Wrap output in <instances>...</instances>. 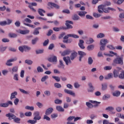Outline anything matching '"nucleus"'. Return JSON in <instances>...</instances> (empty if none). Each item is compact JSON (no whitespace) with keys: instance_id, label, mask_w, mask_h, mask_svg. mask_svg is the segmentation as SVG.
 Listing matches in <instances>:
<instances>
[{"instance_id":"1","label":"nucleus","mask_w":124,"mask_h":124,"mask_svg":"<svg viewBox=\"0 0 124 124\" xmlns=\"http://www.w3.org/2000/svg\"><path fill=\"white\" fill-rule=\"evenodd\" d=\"M33 120H29L28 121L29 124H35L37 123V121H40L41 120V116H40V112L36 111L34 112L33 114Z\"/></svg>"},{"instance_id":"2","label":"nucleus","mask_w":124,"mask_h":124,"mask_svg":"<svg viewBox=\"0 0 124 124\" xmlns=\"http://www.w3.org/2000/svg\"><path fill=\"white\" fill-rule=\"evenodd\" d=\"M6 117H7L8 118V120L10 121H11V120H14V122L16 123V124H20L21 123V119L16 117L15 115L12 113H9L6 114Z\"/></svg>"},{"instance_id":"3","label":"nucleus","mask_w":124,"mask_h":124,"mask_svg":"<svg viewBox=\"0 0 124 124\" xmlns=\"http://www.w3.org/2000/svg\"><path fill=\"white\" fill-rule=\"evenodd\" d=\"M113 63H115V64H120V65H123V64H124V57H116L113 60Z\"/></svg>"},{"instance_id":"4","label":"nucleus","mask_w":124,"mask_h":124,"mask_svg":"<svg viewBox=\"0 0 124 124\" xmlns=\"http://www.w3.org/2000/svg\"><path fill=\"white\" fill-rule=\"evenodd\" d=\"M24 25H25V26H27V27H30V28H32V29H34V28H35V26L34 25H32L31 24V19H30V18H26L25 19H24L23 21H22Z\"/></svg>"},{"instance_id":"5","label":"nucleus","mask_w":124,"mask_h":124,"mask_svg":"<svg viewBox=\"0 0 124 124\" xmlns=\"http://www.w3.org/2000/svg\"><path fill=\"white\" fill-rule=\"evenodd\" d=\"M10 105L12 106L13 105V102L11 101H7L5 103H0V107H3V108H7Z\"/></svg>"},{"instance_id":"6","label":"nucleus","mask_w":124,"mask_h":124,"mask_svg":"<svg viewBox=\"0 0 124 124\" xmlns=\"http://www.w3.org/2000/svg\"><path fill=\"white\" fill-rule=\"evenodd\" d=\"M16 61H17V58L16 57L8 60L6 62V65H7L8 66H12V65H13V64L11 62H16Z\"/></svg>"},{"instance_id":"7","label":"nucleus","mask_w":124,"mask_h":124,"mask_svg":"<svg viewBox=\"0 0 124 124\" xmlns=\"http://www.w3.org/2000/svg\"><path fill=\"white\" fill-rule=\"evenodd\" d=\"M63 60L65 62L66 65H70V64H71V63H72L71 60H70V57H64L63 58Z\"/></svg>"},{"instance_id":"8","label":"nucleus","mask_w":124,"mask_h":124,"mask_svg":"<svg viewBox=\"0 0 124 124\" xmlns=\"http://www.w3.org/2000/svg\"><path fill=\"white\" fill-rule=\"evenodd\" d=\"M69 37H72L73 38H79V36L75 34H69L63 37V39H68Z\"/></svg>"},{"instance_id":"9","label":"nucleus","mask_w":124,"mask_h":124,"mask_svg":"<svg viewBox=\"0 0 124 124\" xmlns=\"http://www.w3.org/2000/svg\"><path fill=\"white\" fill-rule=\"evenodd\" d=\"M10 72H11V74L14 75L15 73H17L18 72V66H15L13 67V68H10Z\"/></svg>"},{"instance_id":"10","label":"nucleus","mask_w":124,"mask_h":124,"mask_svg":"<svg viewBox=\"0 0 124 124\" xmlns=\"http://www.w3.org/2000/svg\"><path fill=\"white\" fill-rule=\"evenodd\" d=\"M32 6H37V3L35 2H31L30 4V5H28V7L31 9L33 12H36V10L35 9H34L33 7Z\"/></svg>"},{"instance_id":"11","label":"nucleus","mask_w":124,"mask_h":124,"mask_svg":"<svg viewBox=\"0 0 124 124\" xmlns=\"http://www.w3.org/2000/svg\"><path fill=\"white\" fill-rule=\"evenodd\" d=\"M48 61L49 62H53L54 64H57V62H58V59H57V57L55 56L49 58Z\"/></svg>"},{"instance_id":"12","label":"nucleus","mask_w":124,"mask_h":124,"mask_svg":"<svg viewBox=\"0 0 124 124\" xmlns=\"http://www.w3.org/2000/svg\"><path fill=\"white\" fill-rule=\"evenodd\" d=\"M69 24H71V25H73V22L70 20L66 21L65 25L67 27V29H73V27H72V25Z\"/></svg>"},{"instance_id":"13","label":"nucleus","mask_w":124,"mask_h":124,"mask_svg":"<svg viewBox=\"0 0 124 124\" xmlns=\"http://www.w3.org/2000/svg\"><path fill=\"white\" fill-rule=\"evenodd\" d=\"M64 92L65 93L70 94V95H73V96H75V93L73 92L72 90H69L68 89H64Z\"/></svg>"},{"instance_id":"14","label":"nucleus","mask_w":124,"mask_h":124,"mask_svg":"<svg viewBox=\"0 0 124 124\" xmlns=\"http://www.w3.org/2000/svg\"><path fill=\"white\" fill-rule=\"evenodd\" d=\"M78 53L79 56V62H82V59H83V57H84V56H86V53L81 51H78Z\"/></svg>"},{"instance_id":"15","label":"nucleus","mask_w":124,"mask_h":124,"mask_svg":"<svg viewBox=\"0 0 124 124\" xmlns=\"http://www.w3.org/2000/svg\"><path fill=\"white\" fill-rule=\"evenodd\" d=\"M53 111H54V109H53V108H48L46 110L45 114L46 115V116H49V115H51V114L53 113Z\"/></svg>"},{"instance_id":"16","label":"nucleus","mask_w":124,"mask_h":124,"mask_svg":"<svg viewBox=\"0 0 124 124\" xmlns=\"http://www.w3.org/2000/svg\"><path fill=\"white\" fill-rule=\"evenodd\" d=\"M120 68H118V70H114L113 71L114 77L115 78H117L119 76V74H120V72L121 71Z\"/></svg>"},{"instance_id":"17","label":"nucleus","mask_w":124,"mask_h":124,"mask_svg":"<svg viewBox=\"0 0 124 124\" xmlns=\"http://www.w3.org/2000/svg\"><path fill=\"white\" fill-rule=\"evenodd\" d=\"M107 43H109V41L107 39H101L100 40V45H105L106 46Z\"/></svg>"},{"instance_id":"18","label":"nucleus","mask_w":124,"mask_h":124,"mask_svg":"<svg viewBox=\"0 0 124 124\" xmlns=\"http://www.w3.org/2000/svg\"><path fill=\"white\" fill-rule=\"evenodd\" d=\"M48 6H50V7H55V8H57V9H59V8H60V6L54 3L49 2L48 3Z\"/></svg>"},{"instance_id":"19","label":"nucleus","mask_w":124,"mask_h":124,"mask_svg":"<svg viewBox=\"0 0 124 124\" xmlns=\"http://www.w3.org/2000/svg\"><path fill=\"white\" fill-rule=\"evenodd\" d=\"M64 64L62 60L59 61V65L58 66V68H61V69H64Z\"/></svg>"},{"instance_id":"20","label":"nucleus","mask_w":124,"mask_h":124,"mask_svg":"<svg viewBox=\"0 0 124 124\" xmlns=\"http://www.w3.org/2000/svg\"><path fill=\"white\" fill-rule=\"evenodd\" d=\"M18 94V93L17 92L15 91L14 92L11 93L10 99L12 100V99H14V98H16V95Z\"/></svg>"},{"instance_id":"21","label":"nucleus","mask_w":124,"mask_h":124,"mask_svg":"<svg viewBox=\"0 0 124 124\" xmlns=\"http://www.w3.org/2000/svg\"><path fill=\"white\" fill-rule=\"evenodd\" d=\"M84 41L83 40H80L79 43H78V46L81 48V49H85L84 46Z\"/></svg>"},{"instance_id":"22","label":"nucleus","mask_w":124,"mask_h":124,"mask_svg":"<svg viewBox=\"0 0 124 124\" xmlns=\"http://www.w3.org/2000/svg\"><path fill=\"white\" fill-rule=\"evenodd\" d=\"M120 70H121L120 72L121 73L119 75V78H120V79H124V71L122 69V68L119 69Z\"/></svg>"},{"instance_id":"23","label":"nucleus","mask_w":124,"mask_h":124,"mask_svg":"<svg viewBox=\"0 0 124 124\" xmlns=\"http://www.w3.org/2000/svg\"><path fill=\"white\" fill-rule=\"evenodd\" d=\"M78 53L77 52H73L71 54L70 59L71 61H73L75 58L77 57Z\"/></svg>"},{"instance_id":"24","label":"nucleus","mask_w":124,"mask_h":124,"mask_svg":"<svg viewBox=\"0 0 124 124\" xmlns=\"http://www.w3.org/2000/svg\"><path fill=\"white\" fill-rule=\"evenodd\" d=\"M38 12L39 14V15H40V16H44V14H43V13H45L46 12L44 10H43V9H38Z\"/></svg>"},{"instance_id":"25","label":"nucleus","mask_w":124,"mask_h":124,"mask_svg":"<svg viewBox=\"0 0 124 124\" xmlns=\"http://www.w3.org/2000/svg\"><path fill=\"white\" fill-rule=\"evenodd\" d=\"M19 32L21 34H28L30 32V30H19Z\"/></svg>"},{"instance_id":"26","label":"nucleus","mask_w":124,"mask_h":124,"mask_svg":"<svg viewBox=\"0 0 124 124\" xmlns=\"http://www.w3.org/2000/svg\"><path fill=\"white\" fill-rule=\"evenodd\" d=\"M111 97V95L109 94H104L103 96V100H107V99H109Z\"/></svg>"},{"instance_id":"27","label":"nucleus","mask_w":124,"mask_h":124,"mask_svg":"<svg viewBox=\"0 0 124 124\" xmlns=\"http://www.w3.org/2000/svg\"><path fill=\"white\" fill-rule=\"evenodd\" d=\"M56 110H57V111H59V112H64V108H63L61 106H57L56 107Z\"/></svg>"},{"instance_id":"28","label":"nucleus","mask_w":124,"mask_h":124,"mask_svg":"<svg viewBox=\"0 0 124 124\" xmlns=\"http://www.w3.org/2000/svg\"><path fill=\"white\" fill-rule=\"evenodd\" d=\"M103 9H104V7L103 5H99L98 7V11L99 12V13H103L104 11H103Z\"/></svg>"},{"instance_id":"29","label":"nucleus","mask_w":124,"mask_h":124,"mask_svg":"<svg viewBox=\"0 0 124 124\" xmlns=\"http://www.w3.org/2000/svg\"><path fill=\"white\" fill-rule=\"evenodd\" d=\"M121 95V92L120 91H115L112 93L113 96H116L118 97Z\"/></svg>"},{"instance_id":"30","label":"nucleus","mask_w":124,"mask_h":124,"mask_svg":"<svg viewBox=\"0 0 124 124\" xmlns=\"http://www.w3.org/2000/svg\"><path fill=\"white\" fill-rule=\"evenodd\" d=\"M72 19L74 20V21H78L80 20V17L78 15L75 14L72 16Z\"/></svg>"},{"instance_id":"31","label":"nucleus","mask_w":124,"mask_h":124,"mask_svg":"<svg viewBox=\"0 0 124 124\" xmlns=\"http://www.w3.org/2000/svg\"><path fill=\"white\" fill-rule=\"evenodd\" d=\"M87 12L86 11H79L78 12V15L80 17H85V15L87 14Z\"/></svg>"},{"instance_id":"32","label":"nucleus","mask_w":124,"mask_h":124,"mask_svg":"<svg viewBox=\"0 0 124 124\" xmlns=\"http://www.w3.org/2000/svg\"><path fill=\"white\" fill-rule=\"evenodd\" d=\"M112 78H113V74L112 73H109L107 76L105 77V79H106V80H109V79Z\"/></svg>"},{"instance_id":"33","label":"nucleus","mask_w":124,"mask_h":124,"mask_svg":"<svg viewBox=\"0 0 124 124\" xmlns=\"http://www.w3.org/2000/svg\"><path fill=\"white\" fill-rule=\"evenodd\" d=\"M70 50H66L62 53V56H66V55H69L70 54Z\"/></svg>"},{"instance_id":"34","label":"nucleus","mask_w":124,"mask_h":124,"mask_svg":"<svg viewBox=\"0 0 124 124\" xmlns=\"http://www.w3.org/2000/svg\"><path fill=\"white\" fill-rule=\"evenodd\" d=\"M63 29V30H65V27H60V28H58V27H54L53 28V30L54 31H60L61 30Z\"/></svg>"},{"instance_id":"35","label":"nucleus","mask_w":124,"mask_h":124,"mask_svg":"<svg viewBox=\"0 0 124 124\" xmlns=\"http://www.w3.org/2000/svg\"><path fill=\"white\" fill-rule=\"evenodd\" d=\"M13 79L15 81H19V75L18 74H14Z\"/></svg>"},{"instance_id":"36","label":"nucleus","mask_w":124,"mask_h":124,"mask_svg":"<svg viewBox=\"0 0 124 124\" xmlns=\"http://www.w3.org/2000/svg\"><path fill=\"white\" fill-rule=\"evenodd\" d=\"M93 42H94L93 39L89 38L86 41V43L87 44H92V43H93Z\"/></svg>"},{"instance_id":"37","label":"nucleus","mask_w":124,"mask_h":124,"mask_svg":"<svg viewBox=\"0 0 124 124\" xmlns=\"http://www.w3.org/2000/svg\"><path fill=\"white\" fill-rule=\"evenodd\" d=\"M26 110H30V111H33L34 110V107H31L29 106H26L25 108Z\"/></svg>"},{"instance_id":"38","label":"nucleus","mask_w":124,"mask_h":124,"mask_svg":"<svg viewBox=\"0 0 124 124\" xmlns=\"http://www.w3.org/2000/svg\"><path fill=\"white\" fill-rule=\"evenodd\" d=\"M94 48V46L93 45H91L87 46V50L88 51H93V50Z\"/></svg>"},{"instance_id":"39","label":"nucleus","mask_w":124,"mask_h":124,"mask_svg":"<svg viewBox=\"0 0 124 124\" xmlns=\"http://www.w3.org/2000/svg\"><path fill=\"white\" fill-rule=\"evenodd\" d=\"M19 90L20 92L22 93H24V94H29V93H30V92H29L23 89L20 88Z\"/></svg>"},{"instance_id":"40","label":"nucleus","mask_w":124,"mask_h":124,"mask_svg":"<svg viewBox=\"0 0 124 124\" xmlns=\"http://www.w3.org/2000/svg\"><path fill=\"white\" fill-rule=\"evenodd\" d=\"M115 110V108L113 107H108L106 108V111H108L109 112H110L111 111H114Z\"/></svg>"},{"instance_id":"41","label":"nucleus","mask_w":124,"mask_h":124,"mask_svg":"<svg viewBox=\"0 0 124 124\" xmlns=\"http://www.w3.org/2000/svg\"><path fill=\"white\" fill-rule=\"evenodd\" d=\"M52 77L53 79H54V80L56 81V82H60L61 81V78L60 77L53 76Z\"/></svg>"},{"instance_id":"42","label":"nucleus","mask_w":124,"mask_h":124,"mask_svg":"<svg viewBox=\"0 0 124 124\" xmlns=\"http://www.w3.org/2000/svg\"><path fill=\"white\" fill-rule=\"evenodd\" d=\"M93 58L92 57H89L88 58V63L89 64V65H92L93 64Z\"/></svg>"},{"instance_id":"43","label":"nucleus","mask_w":124,"mask_h":124,"mask_svg":"<svg viewBox=\"0 0 124 124\" xmlns=\"http://www.w3.org/2000/svg\"><path fill=\"white\" fill-rule=\"evenodd\" d=\"M90 102H91V103H93V104H95L96 106H98V105L101 103V102H97L96 101H93V100H90Z\"/></svg>"},{"instance_id":"44","label":"nucleus","mask_w":124,"mask_h":124,"mask_svg":"<svg viewBox=\"0 0 124 124\" xmlns=\"http://www.w3.org/2000/svg\"><path fill=\"white\" fill-rule=\"evenodd\" d=\"M102 91H106V90H107V83H102Z\"/></svg>"},{"instance_id":"45","label":"nucleus","mask_w":124,"mask_h":124,"mask_svg":"<svg viewBox=\"0 0 124 124\" xmlns=\"http://www.w3.org/2000/svg\"><path fill=\"white\" fill-rule=\"evenodd\" d=\"M47 79H49V77L47 75H46L42 78L41 81V82H45Z\"/></svg>"},{"instance_id":"46","label":"nucleus","mask_w":124,"mask_h":124,"mask_svg":"<svg viewBox=\"0 0 124 124\" xmlns=\"http://www.w3.org/2000/svg\"><path fill=\"white\" fill-rule=\"evenodd\" d=\"M25 63H27V64H28L29 65H31V64H32V61L30 60H26L25 61Z\"/></svg>"},{"instance_id":"47","label":"nucleus","mask_w":124,"mask_h":124,"mask_svg":"<svg viewBox=\"0 0 124 124\" xmlns=\"http://www.w3.org/2000/svg\"><path fill=\"white\" fill-rule=\"evenodd\" d=\"M55 104H62V101L59 99H56L54 100Z\"/></svg>"},{"instance_id":"48","label":"nucleus","mask_w":124,"mask_h":124,"mask_svg":"<svg viewBox=\"0 0 124 124\" xmlns=\"http://www.w3.org/2000/svg\"><path fill=\"white\" fill-rule=\"evenodd\" d=\"M54 87L57 89H61L62 88V85L59 83H54Z\"/></svg>"},{"instance_id":"49","label":"nucleus","mask_w":124,"mask_h":124,"mask_svg":"<svg viewBox=\"0 0 124 124\" xmlns=\"http://www.w3.org/2000/svg\"><path fill=\"white\" fill-rule=\"evenodd\" d=\"M101 5H103V7H105V6H110V5H111V2L106 1L105 2L104 4Z\"/></svg>"},{"instance_id":"50","label":"nucleus","mask_w":124,"mask_h":124,"mask_svg":"<svg viewBox=\"0 0 124 124\" xmlns=\"http://www.w3.org/2000/svg\"><path fill=\"white\" fill-rule=\"evenodd\" d=\"M105 36V35L103 33H99L97 35V38H102Z\"/></svg>"},{"instance_id":"51","label":"nucleus","mask_w":124,"mask_h":124,"mask_svg":"<svg viewBox=\"0 0 124 124\" xmlns=\"http://www.w3.org/2000/svg\"><path fill=\"white\" fill-rule=\"evenodd\" d=\"M74 88H75V89H79V87H81V85H80L79 83H78L77 82H76L74 83Z\"/></svg>"},{"instance_id":"52","label":"nucleus","mask_w":124,"mask_h":124,"mask_svg":"<svg viewBox=\"0 0 124 124\" xmlns=\"http://www.w3.org/2000/svg\"><path fill=\"white\" fill-rule=\"evenodd\" d=\"M37 71L39 72V73H40L41 72H43L44 70L42 67L39 66L37 67Z\"/></svg>"},{"instance_id":"53","label":"nucleus","mask_w":124,"mask_h":124,"mask_svg":"<svg viewBox=\"0 0 124 124\" xmlns=\"http://www.w3.org/2000/svg\"><path fill=\"white\" fill-rule=\"evenodd\" d=\"M44 93L45 95H46V96H50L51 95V92L49 90H46L45 91Z\"/></svg>"},{"instance_id":"54","label":"nucleus","mask_w":124,"mask_h":124,"mask_svg":"<svg viewBox=\"0 0 124 124\" xmlns=\"http://www.w3.org/2000/svg\"><path fill=\"white\" fill-rule=\"evenodd\" d=\"M9 37L15 38V37H17V34L13 33H9Z\"/></svg>"},{"instance_id":"55","label":"nucleus","mask_w":124,"mask_h":124,"mask_svg":"<svg viewBox=\"0 0 124 124\" xmlns=\"http://www.w3.org/2000/svg\"><path fill=\"white\" fill-rule=\"evenodd\" d=\"M32 115V113L31 111H28L25 113V115L26 117H31Z\"/></svg>"},{"instance_id":"56","label":"nucleus","mask_w":124,"mask_h":124,"mask_svg":"<svg viewBox=\"0 0 124 124\" xmlns=\"http://www.w3.org/2000/svg\"><path fill=\"white\" fill-rule=\"evenodd\" d=\"M104 70H111L112 66H106L104 67Z\"/></svg>"},{"instance_id":"57","label":"nucleus","mask_w":124,"mask_h":124,"mask_svg":"<svg viewBox=\"0 0 124 124\" xmlns=\"http://www.w3.org/2000/svg\"><path fill=\"white\" fill-rule=\"evenodd\" d=\"M6 50V47L0 46V52L1 53H3L4 51Z\"/></svg>"},{"instance_id":"58","label":"nucleus","mask_w":124,"mask_h":124,"mask_svg":"<svg viewBox=\"0 0 124 124\" xmlns=\"http://www.w3.org/2000/svg\"><path fill=\"white\" fill-rule=\"evenodd\" d=\"M93 16L95 18H99V17H100V16H101V15H100L99 14L96 13H94L93 14Z\"/></svg>"},{"instance_id":"59","label":"nucleus","mask_w":124,"mask_h":124,"mask_svg":"<svg viewBox=\"0 0 124 124\" xmlns=\"http://www.w3.org/2000/svg\"><path fill=\"white\" fill-rule=\"evenodd\" d=\"M7 25V22L6 21H0V26H6Z\"/></svg>"},{"instance_id":"60","label":"nucleus","mask_w":124,"mask_h":124,"mask_svg":"<svg viewBox=\"0 0 124 124\" xmlns=\"http://www.w3.org/2000/svg\"><path fill=\"white\" fill-rule=\"evenodd\" d=\"M103 11L105 13H109V12H110L109 7L106 8H105V7H104Z\"/></svg>"},{"instance_id":"61","label":"nucleus","mask_w":124,"mask_h":124,"mask_svg":"<svg viewBox=\"0 0 124 124\" xmlns=\"http://www.w3.org/2000/svg\"><path fill=\"white\" fill-rule=\"evenodd\" d=\"M115 110H116V111H117V112H118L119 113H120V112H122V107H117L115 108Z\"/></svg>"},{"instance_id":"62","label":"nucleus","mask_w":124,"mask_h":124,"mask_svg":"<svg viewBox=\"0 0 124 124\" xmlns=\"http://www.w3.org/2000/svg\"><path fill=\"white\" fill-rule=\"evenodd\" d=\"M14 103L15 104V105H18V104L19 103V99L18 98H16L14 101Z\"/></svg>"},{"instance_id":"63","label":"nucleus","mask_w":124,"mask_h":124,"mask_svg":"<svg viewBox=\"0 0 124 124\" xmlns=\"http://www.w3.org/2000/svg\"><path fill=\"white\" fill-rule=\"evenodd\" d=\"M51 119H55L58 117V114L57 113H53L51 115Z\"/></svg>"},{"instance_id":"64","label":"nucleus","mask_w":124,"mask_h":124,"mask_svg":"<svg viewBox=\"0 0 124 124\" xmlns=\"http://www.w3.org/2000/svg\"><path fill=\"white\" fill-rule=\"evenodd\" d=\"M38 40V38H35L34 39L32 40V44L34 45L36 43V41Z\"/></svg>"}]
</instances>
